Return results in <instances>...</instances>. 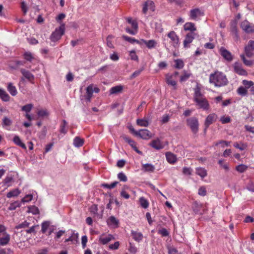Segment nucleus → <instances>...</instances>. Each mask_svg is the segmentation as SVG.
Instances as JSON below:
<instances>
[{"label": "nucleus", "instance_id": "nucleus-1", "mask_svg": "<svg viewBox=\"0 0 254 254\" xmlns=\"http://www.w3.org/2000/svg\"><path fill=\"white\" fill-rule=\"evenodd\" d=\"M209 81L210 83L215 87H222L226 85L228 81L226 76L222 72L216 71L210 74Z\"/></svg>", "mask_w": 254, "mask_h": 254}, {"label": "nucleus", "instance_id": "nucleus-2", "mask_svg": "<svg viewBox=\"0 0 254 254\" xmlns=\"http://www.w3.org/2000/svg\"><path fill=\"white\" fill-rule=\"evenodd\" d=\"M193 100L199 108L208 110L209 107L208 102L200 92V87L197 85L194 88Z\"/></svg>", "mask_w": 254, "mask_h": 254}, {"label": "nucleus", "instance_id": "nucleus-3", "mask_svg": "<svg viewBox=\"0 0 254 254\" xmlns=\"http://www.w3.org/2000/svg\"><path fill=\"white\" fill-rule=\"evenodd\" d=\"M65 30V24L61 23L60 26L57 28L51 34L50 36V39L53 42H56L59 40L62 35H64Z\"/></svg>", "mask_w": 254, "mask_h": 254}, {"label": "nucleus", "instance_id": "nucleus-4", "mask_svg": "<svg viewBox=\"0 0 254 254\" xmlns=\"http://www.w3.org/2000/svg\"><path fill=\"white\" fill-rule=\"evenodd\" d=\"M187 124L190 127L193 133L196 134L198 132L199 123L196 117H191L186 120Z\"/></svg>", "mask_w": 254, "mask_h": 254}, {"label": "nucleus", "instance_id": "nucleus-5", "mask_svg": "<svg viewBox=\"0 0 254 254\" xmlns=\"http://www.w3.org/2000/svg\"><path fill=\"white\" fill-rule=\"evenodd\" d=\"M100 89L97 86L94 85L93 84H90L86 88V100L89 102H90L93 92L98 93Z\"/></svg>", "mask_w": 254, "mask_h": 254}, {"label": "nucleus", "instance_id": "nucleus-6", "mask_svg": "<svg viewBox=\"0 0 254 254\" xmlns=\"http://www.w3.org/2000/svg\"><path fill=\"white\" fill-rule=\"evenodd\" d=\"M135 135L145 140H148L152 137L151 132L147 129H140L135 132Z\"/></svg>", "mask_w": 254, "mask_h": 254}, {"label": "nucleus", "instance_id": "nucleus-7", "mask_svg": "<svg viewBox=\"0 0 254 254\" xmlns=\"http://www.w3.org/2000/svg\"><path fill=\"white\" fill-rule=\"evenodd\" d=\"M203 15L204 13L203 11L198 8L191 9L189 14L190 19L194 20L198 19L199 17Z\"/></svg>", "mask_w": 254, "mask_h": 254}, {"label": "nucleus", "instance_id": "nucleus-8", "mask_svg": "<svg viewBox=\"0 0 254 254\" xmlns=\"http://www.w3.org/2000/svg\"><path fill=\"white\" fill-rule=\"evenodd\" d=\"M217 118L218 116L215 113H212L208 115L206 117L204 122V130H206L210 125L216 122Z\"/></svg>", "mask_w": 254, "mask_h": 254}, {"label": "nucleus", "instance_id": "nucleus-9", "mask_svg": "<svg viewBox=\"0 0 254 254\" xmlns=\"http://www.w3.org/2000/svg\"><path fill=\"white\" fill-rule=\"evenodd\" d=\"M196 34L194 32H190L186 34L185 39L183 41L184 48H188L190 47V44L192 42L195 38Z\"/></svg>", "mask_w": 254, "mask_h": 254}, {"label": "nucleus", "instance_id": "nucleus-10", "mask_svg": "<svg viewBox=\"0 0 254 254\" xmlns=\"http://www.w3.org/2000/svg\"><path fill=\"white\" fill-rule=\"evenodd\" d=\"M241 27L246 33L254 32V24H251L247 20H244L241 22Z\"/></svg>", "mask_w": 254, "mask_h": 254}, {"label": "nucleus", "instance_id": "nucleus-11", "mask_svg": "<svg viewBox=\"0 0 254 254\" xmlns=\"http://www.w3.org/2000/svg\"><path fill=\"white\" fill-rule=\"evenodd\" d=\"M254 51V41L250 40L248 45L245 47V52L246 56L249 58L252 57Z\"/></svg>", "mask_w": 254, "mask_h": 254}, {"label": "nucleus", "instance_id": "nucleus-12", "mask_svg": "<svg viewBox=\"0 0 254 254\" xmlns=\"http://www.w3.org/2000/svg\"><path fill=\"white\" fill-rule=\"evenodd\" d=\"M165 81L168 85L172 86L173 89H176V78L174 77L173 75H171V73H167L165 75Z\"/></svg>", "mask_w": 254, "mask_h": 254}, {"label": "nucleus", "instance_id": "nucleus-13", "mask_svg": "<svg viewBox=\"0 0 254 254\" xmlns=\"http://www.w3.org/2000/svg\"><path fill=\"white\" fill-rule=\"evenodd\" d=\"M167 36L171 40V44L174 47H177L179 44V38L176 32L172 31L168 33Z\"/></svg>", "mask_w": 254, "mask_h": 254}, {"label": "nucleus", "instance_id": "nucleus-14", "mask_svg": "<svg viewBox=\"0 0 254 254\" xmlns=\"http://www.w3.org/2000/svg\"><path fill=\"white\" fill-rule=\"evenodd\" d=\"M233 67L234 69V71L235 72H236L237 74L240 75H244V76H247L248 74L246 70H245L241 64L236 62L234 64Z\"/></svg>", "mask_w": 254, "mask_h": 254}, {"label": "nucleus", "instance_id": "nucleus-15", "mask_svg": "<svg viewBox=\"0 0 254 254\" xmlns=\"http://www.w3.org/2000/svg\"><path fill=\"white\" fill-rule=\"evenodd\" d=\"M219 53L226 60L229 62H231L232 61L233 59V55L231 53L226 50L224 47H221L219 49Z\"/></svg>", "mask_w": 254, "mask_h": 254}, {"label": "nucleus", "instance_id": "nucleus-16", "mask_svg": "<svg viewBox=\"0 0 254 254\" xmlns=\"http://www.w3.org/2000/svg\"><path fill=\"white\" fill-rule=\"evenodd\" d=\"M149 145L156 150L163 149L164 147L163 143L158 138L152 140L150 143Z\"/></svg>", "mask_w": 254, "mask_h": 254}, {"label": "nucleus", "instance_id": "nucleus-17", "mask_svg": "<svg viewBox=\"0 0 254 254\" xmlns=\"http://www.w3.org/2000/svg\"><path fill=\"white\" fill-rule=\"evenodd\" d=\"M113 239H114V237L111 234H108L107 235L103 234L100 236L99 241L102 244L105 245Z\"/></svg>", "mask_w": 254, "mask_h": 254}, {"label": "nucleus", "instance_id": "nucleus-18", "mask_svg": "<svg viewBox=\"0 0 254 254\" xmlns=\"http://www.w3.org/2000/svg\"><path fill=\"white\" fill-rule=\"evenodd\" d=\"M148 9L152 11L155 10L154 3L153 1L150 0L146 1L144 4L142 9L143 12L145 14Z\"/></svg>", "mask_w": 254, "mask_h": 254}, {"label": "nucleus", "instance_id": "nucleus-19", "mask_svg": "<svg viewBox=\"0 0 254 254\" xmlns=\"http://www.w3.org/2000/svg\"><path fill=\"white\" fill-rule=\"evenodd\" d=\"M10 240V236L7 232L0 236V243L4 246L8 244Z\"/></svg>", "mask_w": 254, "mask_h": 254}, {"label": "nucleus", "instance_id": "nucleus-20", "mask_svg": "<svg viewBox=\"0 0 254 254\" xmlns=\"http://www.w3.org/2000/svg\"><path fill=\"white\" fill-rule=\"evenodd\" d=\"M131 26L133 29H130L129 28L127 27L126 28V31L127 32L129 33V34L134 35L137 33V28H138V24L137 22L135 20H134L131 23Z\"/></svg>", "mask_w": 254, "mask_h": 254}, {"label": "nucleus", "instance_id": "nucleus-21", "mask_svg": "<svg viewBox=\"0 0 254 254\" xmlns=\"http://www.w3.org/2000/svg\"><path fill=\"white\" fill-rule=\"evenodd\" d=\"M122 137L124 140L127 142L137 153H141V152L139 151L137 148L136 147V142L134 141H133V140H132L131 139H130V138H129L128 137L125 135H123Z\"/></svg>", "mask_w": 254, "mask_h": 254}, {"label": "nucleus", "instance_id": "nucleus-22", "mask_svg": "<svg viewBox=\"0 0 254 254\" xmlns=\"http://www.w3.org/2000/svg\"><path fill=\"white\" fill-rule=\"evenodd\" d=\"M37 115L39 118L44 119L49 116V112L46 109H40L37 110Z\"/></svg>", "mask_w": 254, "mask_h": 254}, {"label": "nucleus", "instance_id": "nucleus-23", "mask_svg": "<svg viewBox=\"0 0 254 254\" xmlns=\"http://www.w3.org/2000/svg\"><path fill=\"white\" fill-rule=\"evenodd\" d=\"M184 29L185 31H190V32H194L196 30L195 24L190 22L186 23L184 25Z\"/></svg>", "mask_w": 254, "mask_h": 254}, {"label": "nucleus", "instance_id": "nucleus-24", "mask_svg": "<svg viewBox=\"0 0 254 254\" xmlns=\"http://www.w3.org/2000/svg\"><path fill=\"white\" fill-rule=\"evenodd\" d=\"M20 71L22 74L23 76L30 81L34 79V75L29 71L25 70V69L21 68Z\"/></svg>", "mask_w": 254, "mask_h": 254}, {"label": "nucleus", "instance_id": "nucleus-25", "mask_svg": "<svg viewBox=\"0 0 254 254\" xmlns=\"http://www.w3.org/2000/svg\"><path fill=\"white\" fill-rule=\"evenodd\" d=\"M7 89L9 93L13 96L16 95L17 91L15 86L11 82L7 84Z\"/></svg>", "mask_w": 254, "mask_h": 254}, {"label": "nucleus", "instance_id": "nucleus-26", "mask_svg": "<svg viewBox=\"0 0 254 254\" xmlns=\"http://www.w3.org/2000/svg\"><path fill=\"white\" fill-rule=\"evenodd\" d=\"M0 98L4 102L9 101L10 97L6 92L2 88H0Z\"/></svg>", "mask_w": 254, "mask_h": 254}, {"label": "nucleus", "instance_id": "nucleus-27", "mask_svg": "<svg viewBox=\"0 0 254 254\" xmlns=\"http://www.w3.org/2000/svg\"><path fill=\"white\" fill-rule=\"evenodd\" d=\"M141 41L148 49L154 48L157 45V42L154 40H150L148 41L142 40Z\"/></svg>", "mask_w": 254, "mask_h": 254}, {"label": "nucleus", "instance_id": "nucleus-28", "mask_svg": "<svg viewBox=\"0 0 254 254\" xmlns=\"http://www.w3.org/2000/svg\"><path fill=\"white\" fill-rule=\"evenodd\" d=\"M123 90V86L121 85H117L112 87L110 90V94H116L121 92Z\"/></svg>", "mask_w": 254, "mask_h": 254}, {"label": "nucleus", "instance_id": "nucleus-29", "mask_svg": "<svg viewBox=\"0 0 254 254\" xmlns=\"http://www.w3.org/2000/svg\"><path fill=\"white\" fill-rule=\"evenodd\" d=\"M84 139L78 136L75 137L73 141V145L76 147H80L83 145Z\"/></svg>", "mask_w": 254, "mask_h": 254}, {"label": "nucleus", "instance_id": "nucleus-30", "mask_svg": "<svg viewBox=\"0 0 254 254\" xmlns=\"http://www.w3.org/2000/svg\"><path fill=\"white\" fill-rule=\"evenodd\" d=\"M13 142L17 145L21 147L23 149H26L25 145L21 141L19 137L17 135H15L13 139Z\"/></svg>", "mask_w": 254, "mask_h": 254}, {"label": "nucleus", "instance_id": "nucleus-31", "mask_svg": "<svg viewBox=\"0 0 254 254\" xmlns=\"http://www.w3.org/2000/svg\"><path fill=\"white\" fill-rule=\"evenodd\" d=\"M136 124L140 127H147L149 125V121L146 119H138L136 120Z\"/></svg>", "mask_w": 254, "mask_h": 254}, {"label": "nucleus", "instance_id": "nucleus-32", "mask_svg": "<svg viewBox=\"0 0 254 254\" xmlns=\"http://www.w3.org/2000/svg\"><path fill=\"white\" fill-rule=\"evenodd\" d=\"M20 193V191L18 189H15L8 192L6 194V197L7 198H11L17 196Z\"/></svg>", "mask_w": 254, "mask_h": 254}, {"label": "nucleus", "instance_id": "nucleus-33", "mask_svg": "<svg viewBox=\"0 0 254 254\" xmlns=\"http://www.w3.org/2000/svg\"><path fill=\"white\" fill-rule=\"evenodd\" d=\"M78 239V234L73 232L71 236L68 238L66 239L64 241V243H67L68 242H77Z\"/></svg>", "mask_w": 254, "mask_h": 254}, {"label": "nucleus", "instance_id": "nucleus-34", "mask_svg": "<svg viewBox=\"0 0 254 254\" xmlns=\"http://www.w3.org/2000/svg\"><path fill=\"white\" fill-rule=\"evenodd\" d=\"M191 75V74L190 72H188L186 70L183 71V74L180 77V81L181 82L187 81Z\"/></svg>", "mask_w": 254, "mask_h": 254}, {"label": "nucleus", "instance_id": "nucleus-35", "mask_svg": "<svg viewBox=\"0 0 254 254\" xmlns=\"http://www.w3.org/2000/svg\"><path fill=\"white\" fill-rule=\"evenodd\" d=\"M196 173L203 178L207 175V172L205 169L202 168H197L196 169Z\"/></svg>", "mask_w": 254, "mask_h": 254}, {"label": "nucleus", "instance_id": "nucleus-36", "mask_svg": "<svg viewBox=\"0 0 254 254\" xmlns=\"http://www.w3.org/2000/svg\"><path fill=\"white\" fill-rule=\"evenodd\" d=\"M132 235L134 240L136 241H140L143 238V235L140 232H132Z\"/></svg>", "mask_w": 254, "mask_h": 254}, {"label": "nucleus", "instance_id": "nucleus-37", "mask_svg": "<svg viewBox=\"0 0 254 254\" xmlns=\"http://www.w3.org/2000/svg\"><path fill=\"white\" fill-rule=\"evenodd\" d=\"M175 65L174 67L177 69H181L184 66V64L183 61L181 59H177L174 61Z\"/></svg>", "mask_w": 254, "mask_h": 254}, {"label": "nucleus", "instance_id": "nucleus-38", "mask_svg": "<svg viewBox=\"0 0 254 254\" xmlns=\"http://www.w3.org/2000/svg\"><path fill=\"white\" fill-rule=\"evenodd\" d=\"M230 144H231L230 141H225V140H220L217 142H216L215 143V145L216 146H220L221 147L224 148L226 146H229L230 145Z\"/></svg>", "mask_w": 254, "mask_h": 254}, {"label": "nucleus", "instance_id": "nucleus-39", "mask_svg": "<svg viewBox=\"0 0 254 254\" xmlns=\"http://www.w3.org/2000/svg\"><path fill=\"white\" fill-rule=\"evenodd\" d=\"M139 202L140 206L143 208H147L149 206L148 201L144 197L139 198Z\"/></svg>", "mask_w": 254, "mask_h": 254}, {"label": "nucleus", "instance_id": "nucleus-40", "mask_svg": "<svg viewBox=\"0 0 254 254\" xmlns=\"http://www.w3.org/2000/svg\"><path fill=\"white\" fill-rule=\"evenodd\" d=\"M143 168L146 172H153L155 170L154 166L150 164H143Z\"/></svg>", "mask_w": 254, "mask_h": 254}, {"label": "nucleus", "instance_id": "nucleus-41", "mask_svg": "<svg viewBox=\"0 0 254 254\" xmlns=\"http://www.w3.org/2000/svg\"><path fill=\"white\" fill-rule=\"evenodd\" d=\"M233 145L235 148H238L241 151L245 150L247 147V145L246 144L242 142H236Z\"/></svg>", "mask_w": 254, "mask_h": 254}, {"label": "nucleus", "instance_id": "nucleus-42", "mask_svg": "<svg viewBox=\"0 0 254 254\" xmlns=\"http://www.w3.org/2000/svg\"><path fill=\"white\" fill-rule=\"evenodd\" d=\"M33 107V104H26V105L22 106L21 108V110L22 111L25 112L26 113H28L31 111Z\"/></svg>", "mask_w": 254, "mask_h": 254}, {"label": "nucleus", "instance_id": "nucleus-43", "mask_svg": "<svg viewBox=\"0 0 254 254\" xmlns=\"http://www.w3.org/2000/svg\"><path fill=\"white\" fill-rule=\"evenodd\" d=\"M108 223L109 225H114L118 226L119 221L114 216H111L108 220Z\"/></svg>", "mask_w": 254, "mask_h": 254}, {"label": "nucleus", "instance_id": "nucleus-44", "mask_svg": "<svg viewBox=\"0 0 254 254\" xmlns=\"http://www.w3.org/2000/svg\"><path fill=\"white\" fill-rule=\"evenodd\" d=\"M67 126V122L65 120L63 121L62 125L61 126L60 131L61 133H63L64 134H66L67 132V129L66 128Z\"/></svg>", "mask_w": 254, "mask_h": 254}, {"label": "nucleus", "instance_id": "nucleus-45", "mask_svg": "<svg viewBox=\"0 0 254 254\" xmlns=\"http://www.w3.org/2000/svg\"><path fill=\"white\" fill-rule=\"evenodd\" d=\"M240 57L246 65L251 66L254 64L253 61L247 60L244 55L242 54Z\"/></svg>", "mask_w": 254, "mask_h": 254}, {"label": "nucleus", "instance_id": "nucleus-46", "mask_svg": "<svg viewBox=\"0 0 254 254\" xmlns=\"http://www.w3.org/2000/svg\"><path fill=\"white\" fill-rule=\"evenodd\" d=\"M237 92L239 95L244 96L247 94L248 91L246 88L243 86H240L238 88Z\"/></svg>", "mask_w": 254, "mask_h": 254}, {"label": "nucleus", "instance_id": "nucleus-47", "mask_svg": "<svg viewBox=\"0 0 254 254\" xmlns=\"http://www.w3.org/2000/svg\"><path fill=\"white\" fill-rule=\"evenodd\" d=\"M220 121L223 124H225L230 123L231 119L229 116H223L220 118Z\"/></svg>", "mask_w": 254, "mask_h": 254}, {"label": "nucleus", "instance_id": "nucleus-48", "mask_svg": "<svg viewBox=\"0 0 254 254\" xmlns=\"http://www.w3.org/2000/svg\"><path fill=\"white\" fill-rule=\"evenodd\" d=\"M28 211L33 214H37L39 213V210L38 207L34 205L28 207Z\"/></svg>", "mask_w": 254, "mask_h": 254}, {"label": "nucleus", "instance_id": "nucleus-49", "mask_svg": "<svg viewBox=\"0 0 254 254\" xmlns=\"http://www.w3.org/2000/svg\"><path fill=\"white\" fill-rule=\"evenodd\" d=\"M2 127L10 126L12 124V121L7 117H4L2 120Z\"/></svg>", "mask_w": 254, "mask_h": 254}, {"label": "nucleus", "instance_id": "nucleus-50", "mask_svg": "<svg viewBox=\"0 0 254 254\" xmlns=\"http://www.w3.org/2000/svg\"><path fill=\"white\" fill-rule=\"evenodd\" d=\"M243 85L245 86L246 89L251 88L254 85V82L252 81H248L247 80H243L242 81Z\"/></svg>", "mask_w": 254, "mask_h": 254}, {"label": "nucleus", "instance_id": "nucleus-51", "mask_svg": "<svg viewBox=\"0 0 254 254\" xmlns=\"http://www.w3.org/2000/svg\"><path fill=\"white\" fill-rule=\"evenodd\" d=\"M122 38L126 41H127L130 43H134L135 42H136L137 43H139V41L138 40H137L133 38L128 37L127 36L123 35L122 36Z\"/></svg>", "mask_w": 254, "mask_h": 254}, {"label": "nucleus", "instance_id": "nucleus-52", "mask_svg": "<svg viewBox=\"0 0 254 254\" xmlns=\"http://www.w3.org/2000/svg\"><path fill=\"white\" fill-rule=\"evenodd\" d=\"M113 38V36L112 35H109L107 38V45L108 47L111 49L114 48V46L112 41Z\"/></svg>", "mask_w": 254, "mask_h": 254}, {"label": "nucleus", "instance_id": "nucleus-53", "mask_svg": "<svg viewBox=\"0 0 254 254\" xmlns=\"http://www.w3.org/2000/svg\"><path fill=\"white\" fill-rule=\"evenodd\" d=\"M118 184V182H114L111 184H103L102 185V186L105 188L111 189L113 188H114Z\"/></svg>", "mask_w": 254, "mask_h": 254}, {"label": "nucleus", "instance_id": "nucleus-54", "mask_svg": "<svg viewBox=\"0 0 254 254\" xmlns=\"http://www.w3.org/2000/svg\"><path fill=\"white\" fill-rule=\"evenodd\" d=\"M158 233L162 237H166L169 236V233L166 228H163L158 230Z\"/></svg>", "mask_w": 254, "mask_h": 254}, {"label": "nucleus", "instance_id": "nucleus-55", "mask_svg": "<svg viewBox=\"0 0 254 254\" xmlns=\"http://www.w3.org/2000/svg\"><path fill=\"white\" fill-rule=\"evenodd\" d=\"M24 58L27 61H31L33 59V57L31 54V53L29 52H26L24 53Z\"/></svg>", "mask_w": 254, "mask_h": 254}, {"label": "nucleus", "instance_id": "nucleus-56", "mask_svg": "<svg viewBox=\"0 0 254 254\" xmlns=\"http://www.w3.org/2000/svg\"><path fill=\"white\" fill-rule=\"evenodd\" d=\"M20 206V203L18 201H15L10 204L8 209L10 210H15L17 207Z\"/></svg>", "mask_w": 254, "mask_h": 254}, {"label": "nucleus", "instance_id": "nucleus-57", "mask_svg": "<svg viewBox=\"0 0 254 254\" xmlns=\"http://www.w3.org/2000/svg\"><path fill=\"white\" fill-rule=\"evenodd\" d=\"M198 194L202 196H205L206 195V190L205 187L204 186L200 187L198 190Z\"/></svg>", "mask_w": 254, "mask_h": 254}, {"label": "nucleus", "instance_id": "nucleus-58", "mask_svg": "<svg viewBox=\"0 0 254 254\" xmlns=\"http://www.w3.org/2000/svg\"><path fill=\"white\" fill-rule=\"evenodd\" d=\"M129 56L130 57L131 60L135 61H138V56L136 54L135 51L134 50H131L129 51Z\"/></svg>", "mask_w": 254, "mask_h": 254}, {"label": "nucleus", "instance_id": "nucleus-59", "mask_svg": "<svg viewBox=\"0 0 254 254\" xmlns=\"http://www.w3.org/2000/svg\"><path fill=\"white\" fill-rule=\"evenodd\" d=\"M118 178L120 180V181H122L124 182H126L127 181V179L126 175L122 173H119L118 175Z\"/></svg>", "mask_w": 254, "mask_h": 254}, {"label": "nucleus", "instance_id": "nucleus-60", "mask_svg": "<svg viewBox=\"0 0 254 254\" xmlns=\"http://www.w3.org/2000/svg\"><path fill=\"white\" fill-rule=\"evenodd\" d=\"M49 225H50V224L48 222H44L42 223V225H41V227H42L41 231L43 233H45L46 232L47 230L48 229V228L49 226Z\"/></svg>", "mask_w": 254, "mask_h": 254}, {"label": "nucleus", "instance_id": "nucleus-61", "mask_svg": "<svg viewBox=\"0 0 254 254\" xmlns=\"http://www.w3.org/2000/svg\"><path fill=\"white\" fill-rule=\"evenodd\" d=\"M170 118V117L169 115L165 114V115H164L162 117L161 120L160 121L162 124H166L169 122Z\"/></svg>", "mask_w": 254, "mask_h": 254}, {"label": "nucleus", "instance_id": "nucleus-62", "mask_svg": "<svg viewBox=\"0 0 254 254\" xmlns=\"http://www.w3.org/2000/svg\"><path fill=\"white\" fill-rule=\"evenodd\" d=\"M247 169V166L245 165H239L236 167V170L240 173L244 172Z\"/></svg>", "mask_w": 254, "mask_h": 254}, {"label": "nucleus", "instance_id": "nucleus-63", "mask_svg": "<svg viewBox=\"0 0 254 254\" xmlns=\"http://www.w3.org/2000/svg\"><path fill=\"white\" fill-rule=\"evenodd\" d=\"M33 198V196L31 194H27L25 195L22 199L21 201L23 202H27L31 201Z\"/></svg>", "mask_w": 254, "mask_h": 254}, {"label": "nucleus", "instance_id": "nucleus-64", "mask_svg": "<svg viewBox=\"0 0 254 254\" xmlns=\"http://www.w3.org/2000/svg\"><path fill=\"white\" fill-rule=\"evenodd\" d=\"M12 180L13 179L11 177L7 176L3 180V182L5 185H7V187H9L10 186L9 183H10Z\"/></svg>", "mask_w": 254, "mask_h": 254}]
</instances>
